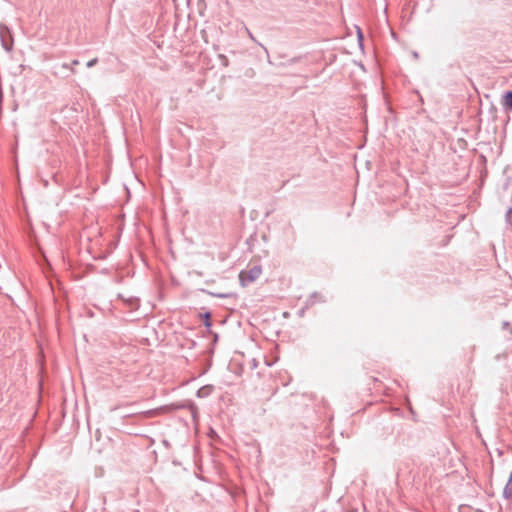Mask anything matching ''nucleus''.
Instances as JSON below:
<instances>
[{
  "instance_id": "nucleus-10",
  "label": "nucleus",
  "mask_w": 512,
  "mask_h": 512,
  "mask_svg": "<svg viewBox=\"0 0 512 512\" xmlns=\"http://www.w3.org/2000/svg\"><path fill=\"white\" fill-rule=\"evenodd\" d=\"M98 63V59L97 58H93L91 60H89L86 64V66L88 68H92L93 66H95L96 64Z\"/></svg>"
},
{
  "instance_id": "nucleus-7",
  "label": "nucleus",
  "mask_w": 512,
  "mask_h": 512,
  "mask_svg": "<svg viewBox=\"0 0 512 512\" xmlns=\"http://www.w3.org/2000/svg\"><path fill=\"white\" fill-rule=\"evenodd\" d=\"M201 317L203 318L204 325L207 328H210L212 326L210 312H205L204 314H201Z\"/></svg>"
},
{
  "instance_id": "nucleus-6",
  "label": "nucleus",
  "mask_w": 512,
  "mask_h": 512,
  "mask_svg": "<svg viewBox=\"0 0 512 512\" xmlns=\"http://www.w3.org/2000/svg\"><path fill=\"white\" fill-rule=\"evenodd\" d=\"M322 295L318 292H314L310 295L307 304L313 305L316 301H323Z\"/></svg>"
},
{
  "instance_id": "nucleus-5",
  "label": "nucleus",
  "mask_w": 512,
  "mask_h": 512,
  "mask_svg": "<svg viewBox=\"0 0 512 512\" xmlns=\"http://www.w3.org/2000/svg\"><path fill=\"white\" fill-rule=\"evenodd\" d=\"M501 105L504 111H512V90H508L503 94Z\"/></svg>"
},
{
  "instance_id": "nucleus-1",
  "label": "nucleus",
  "mask_w": 512,
  "mask_h": 512,
  "mask_svg": "<svg viewBox=\"0 0 512 512\" xmlns=\"http://www.w3.org/2000/svg\"><path fill=\"white\" fill-rule=\"evenodd\" d=\"M0 39H1L3 48L7 52H11L13 49V42H14L13 36H12L10 29L4 24H0Z\"/></svg>"
},
{
  "instance_id": "nucleus-3",
  "label": "nucleus",
  "mask_w": 512,
  "mask_h": 512,
  "mask_svg": "<svg viewBox=\"0 0 512 512\" xmlns=\"http://www.w3.org/2000/svg\"><path fill=\"white\" fill-rule=\"evenodd\" d=\"M118 298L123 301L124 305L129 309V311H135L140 306V299L138 297L118 294Z\"/></svg>"
},
{
  "instance_id": "nucleus-2",
  "label": "nucleus",
  "mask_w": 512,
  "mask_h": 512,
  "mask_svg": "<svg viewBox=\"0 0 512 512\" xmlns=\"http://www.w3.org/2000/svg\"><path fill=\"white\" fill-rule=\"evenodd\" d=\"M261 268L259 266H255L251 268L249 271H241L239 274V279L243 285L254 282L261 275Z\"/></svg>"
},
{
  "instance_id": "nucleus-15",
  "label": "nucleus",
  "mask_w": 512,
  "mask_h": 512,
  "mask_svg": "<svg viewBox=\"0 0 512 512\" xmlns=\"http://www.w3.org/2000/svg\"><path fill=\"white\" fill-rule=\"evenodd\" d=\"M512 213V209L509 208L508 211H507V215H510Z\"/></svg>"
},
{
  "instance_id": "nucleus-12",
  "label": "nucleus",
  "mask_w": 512,
  "mask_h": 512,
  "mask_svg": "<svg viewBox=\"0 0 512 512\" xmlns=\"http://www.w3.org/2000/svg\"><path fill=\"white\" fill-rule=\"evenodd\" d=\"M214 295L219 298H225L227 296L226 294H214Z\"/></svg>"
},
{
  "instance_id": "nucleus-4",
  "label": "nucleus",
  "mask_w": 512,
  "mask_h": 512,
  "mask_svg": "<svg viewBox=\"0 0 512 512\" xmlns=\"http://www.w3.org/2000/svg\"><path fill=\"white\" fill-rule=\"evenodd\" d=\"M157 415H158V411L156 409H151V410H147V411L136 412V413H133V414H127L124 417L125 418H128V417H138V418H141V419H149V418H153V417H155Z\"/></svg>"
},
{
  "instance_id": "nucleus-8",
  "label": "nucleus",
  "mask_w": 512,
  "mask_h": 512,
  "mask_svg": "<svg viewBox=\"0 0 512 512\" xmlns=\"http://www.w3.org/2000/svg\"><path fill=\"white\" fill-rule=\"evenodd\" d=\"M460 512H484L482 510H479V509H472L471 507L469 506H461L460 509H459Z\"/></svg>"
},
{
  "instance_id": "nucleus-14",
  "label": "nucleus",
  "mask_w": 512,
  "mask_h": 512,
  "mask_svg": "<svg viewBox=\"0 0 512 512\" xmlns=\"http://www.w3.org/2000/svg\"><path fill=\"white\" fill-rule=\"evenodd\" d=\"M358 36H359V39H362V33H361L360 29H358Z\"/></svg>"
},
{
  "instance_id": "nucleus-9",
  "label": "nucleus",
  "mask_w": 512,
  "mask_h": 512,
  "mask_svg": "<svg viewBox=\"0 0 512 512\" xmlns=\"http://www.w3.org/2000/svg\"><path fill=\"white\" fill-rule=\"evenodd\" d=\"M502 329H503V330H507V331L510 333V335H512V325H511V323H510V322H508V321H504V322L502 323Z\"/></svg>"
},
{
  "instance_id": "nucleus-13",
  "label": "nucleus",
  "mask_w": 512,
  "mask_h": 512,
  "mask_svg": "<svg viewBox=\"0 0 512 512\" xmlns=\"http://www.w3.org/2000/svg\"><path fill=\"white\" fill-rule=\"evenodd\" d=\"M78 64H79L78 60L75 59V60L72 61V65H78Z\"/></svg>"
},
{
  "instance_id": "nucleus-11",
  "label": "nucleus",
  "mask_w": 512,
  "mask_h": 512,
  "mask_svg": "<svg viewBox=\"0 0 512 512\" xmlns=\"http://www.w3.org/2000/svg\"><path fill=\"white\" fill-rule=\"evenodd\" d=\"M219 58L221 59L222 64H223L224 66H228V63H229V62H228V58H227L225 55L220 54V55H219Z\"/></svg>"
}]
</instances>
